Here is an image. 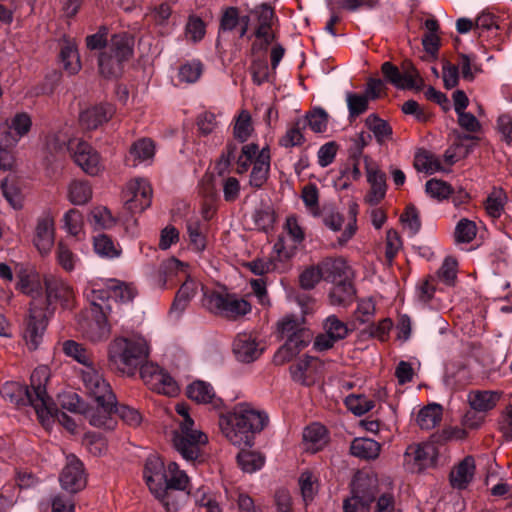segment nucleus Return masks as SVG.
Here are the masks:
<instances>
[{
    "label": "nucleus",
    "instance_id": "obj_1",
    "mask_svg": "<svg viewBox=\"0 0 512 512\" xmlns=\"http://www.w3.org/2000/svg\"><path fill=\"white\" fill-rule=\"evenodd\" d=\"M44 284L47 297L46 299L33 298L23 331V337L31 350L37 349L40 345L49 318L54 313V309L50 308L51 303L58 301L68 307L74 297L72 287L59 277L45 276Z\"/></svg>",
    "mask_w": 512,
    "mask_h": 512
},
{
    "label": "nucleus",
    "instance_id": "obj_2",
    "mask_svg": "<svg viewBox=\"0 0 512 512\" xmlns=\"http://www.w3.org/2000/svg\"><path fill=\"white\" fill-rule=\"evenodd\" d=\"M268 422L266 413L254 409L250 404L239 403L232 412L220 416L219 427L233 445L251 447L255 434L260 433Z\"/></svg>",
    "mask_w": 512,
    "mask_h": 512
},
{
    "label": "nucleus",
    "instance_id": "obj_3",
    "mask_svg": "<svg viewBox=\"0 0 512 512\" xmlns=\"http://www.w3.org/2000/svg\"><path fill=\"white\" fill-rule=\"evenodd\" d=\"M149 356L143 338L116 337L108 346V364L111 369L133 376Z\"/></svg>",
    "mask_w": 512,
    "mask_h": 512
},
{
    "label": "nucleus",
    "instance_id": "obj_4",
    "mask_svg": "<svg viewBox=\"0 0 512 512\" xmlns=\"http://www.w3.org/2000/svg\"><path fill=\"white\" fill-rule=\"evenodd\" d=\"M279 337L285 340L284 344L275 353L273 361L283 365L298 355L312 340L309 329L302 327L292 316H286L277 324Z\"/></svg>",
    "mask_w": 512,
    "mask_h": 512
},
{
    "label": "nucleus",
    "instance_id": "obj_5",
    "mask_svg": "<svg viewBox=\"0 0 512 512\" xmlns=\"http://www.w3.org/2000/svg\"><path fill=\"white\" fill-rule=\"evenodd\" d=\"M176 412L182 417L179 429L174 431L173 445L187 461H195L200 456V446L207 443V436L194 429V421L189 415L186 404H177Z\"/></svg>",
    "mask_w": 512,
    "mask_h": 512
},
{
    "label": "nucleus",
    "instance_id": "obj_6",
    "mask_svg": "<svg viewBox=\"0 0 512 512\" xmlns=\"http://www.w3.org/2000/svg\"><path fill=\"white\" fill-rule=\"evenodd\" d=\"M48 380V368L46 366H39L32 372L30 386L26 389L27 399L43 425L50 422L56 411L52 398L46 392Z\"/></svg>",
    "mask_w": 512,
    "mask_h": 512
},
{
    "label": "nucleus",
    "instance_id": "obj_7",
    "mask_svg": "<svg viewBox=\"0 0 512 512\" xmlns=\"http://www.w3.org/2000/svg\"><path fill=\"white\" fill-rule=\"evenodd\" d=\"M204 305L213 314L228 320H236L251 311V305L236 294L212 292L206 294Z\"/></svg>",
    "mask_w": 512,
    "mask_h": 512
},
{
    "label": "nucleus",
    "instance_id": "obj_8",
    "mask_svg": "<svg viewBox=\"0 0 512 512\" xmlns=\"http://www.w3.org/2000/svg\"><path fill=\"white\" fill-rule=\"evenodd\" d=\"M165 483V494L159 495V500L165 506L168 512H178L181 503L175 501L176 495L173 490L185 491L191 493L189 477L185 471L181 470L176 462H170L167 466Z\"/></svg>",
    "mask_w": 512,
    "mask_h": 512
},
{
    "label": "nucleus",
    "instance_id": "obj_9",
    "mask_svg": "<svg viewBox=\"0 0 512 512\" xmlns=\"http://www.w3.org/2000/svg\"><path fill=\"white\" fill-rule=\"evenodd\" d=\"M152 194V187L146 179H133L122 191L124 208L132 214L141 213L150 207Z\"/></svg>",
    "mask_w": 512,
    "mask_h": 512
},
{
    "label": "nucleus",
    "instance_id": "obj_10",
    "mask_svg": "<svg viewBox=\"0 0 512 512\" xmlns=\"http://www.w3.org/2000/svg\"><path fill=\"white\" fill-rule=\"evenodd\" d=\"M139 368L142 380L151 390L170 397L178 394L177 382L157 364L144 362Z\"/></svg>",
    "mask_w": 512,
    "mask_h": 512
},
{
    "label": "nucleus",
    "instance_id": "obj_11",
    "mask_svg": "<svg viewBox=\"0 0 512 512\" xmlns=\"http://www.w3.org/2000/svg\"><path fill=\"white\" fill-rule=\"evenodd\" d=\"M74 162L87 174L98 175L103 170L99 153L87 142L71 140L68 143Z\"/></svg>",
    "mask_w": 512,
    "mask_h": 512
},
{
    "label": "nucleus",
    "instance_id": "obj_12",
    "mask_svg": "<svg viewBox=\"0 0 512 512\" xmlns=\"http://www.w3.org/2000/svg\"><path fill=\"white\" fill-rule=\"evenodd\" d=\"M365 164V172L367 182L370 186L368 193L364 200L371 206L378 205L386 195L387 184L386 174L380 169L379 165L374 162L369 156L363 157Z\"/></svg>",
    "mask_w": 512,
    "mask_h": 512
},
{
    "label": "nucleus",
    "instance_id": "obj_13",
    "mask_svg": "<svg viewBox=\"0 0 512 512\" xmlns=\"http://www.w3.org/2000/svg\"><path fill=\"white\" fill-rule=\"evenodd\" d=\"M81 378L87 393L93 401L115 400V395L110 385L92 365L82 369Z\"/></svg>",
    "mask_w": 512,
    "mask_h": 512
},
{
    "label": "nucleus",
    "instance_id": "obj_14",
    "mask_svg": "<svg viewBox=\"0 0 512 512\" xmlns=\"http://www.w3.org/2000/svg\"><path fill=\"white\" fill-rule=\"evenodd\" d=\"M115 400L93 401L85 411V418L89 423L97 428L112 430L115 428L117 421L114 415Z\"/></svg>",
    "mask_w": 512,
    "mask_h": 512
},
{
    "label": "nucleus",
    "instance_id": "obj_15",
    "mask_svg": "<svg viewBox=\"0 0 512 512\" xmlns=\"http://www.w3.org/2000/svg\"><path fill=\"white\" fill-rule=\"evenodd\" d=\"M32 126L31 117L25 113H16L5 123V129L0 131V143L6 147H15L19 140L30 131Z\"/></svg>",
    "mask_w": 512,
    "mask_h": 512
},
{
    "label": "nucleus",
    "instance_id": "obj_16",
    "mask_svg": "<svg viewBox=\"0 0 512 512\" xmlns=\"http://www.w3.org/2000/svg\"><path fill=\"white\" fill-rule=\"evenodd\" d=\"M59 481L61 487L70 493H77L86 486L83 464L74 455L67 457V464L60 474Z\"/></svg>",
    "mask_w": 512,
    "mask_h": 512
},
{
    "label": "nucleus",
    "instance_id": "obj_17",
    "mask_svg": "<svg viewBox=\"0 0 512 512\" xmlns=\"http://www.w3.org/2000/svg\"><path fill=\"white\" fill-rule=\"evenodd\" d=\"M166 472L167 468L158 456L153 455L146 459L143 477L156 498L165 494Z\"/></svg>",
    "mask_w": 512,
    "mask_h": 512
},
{
    "label": "nucleus",
    "instance_id": "obj_18",
    "mask_svg": "<svg viewBox=\"0 0 512 512\" xmlns=\"http://www.w3.org/2000/svg\"><path fill=\"white\" fill-rule=\"evenodd\" d=\"M436 455V448L432 444L411 445L405 452L404 462L412 472H420L433 465Z\"/></svg>",
    "mask_w": 512,
    "mask_h": 512
},
{
    "label": "nucleus",
    "instance_id": "obj_19",
    "mask_svg": "<svg viewBox=\"0 0 512 512\" xmlns=\"http://www.w3.org/2000/svg\"><path fill=\"white\" fill-rule=\"evenodd\" d=\"M262 352L263 347L260 346L253 333H238L233 341V353L241 362H253L260 357Z\"/></svg>",
    "mask_w": 512,
    "mask_h": 512
},
{
    "label": "nucleus",
    "instance_id": "obj_20",
    "mask_svg": "<svg viewBox=\"0 0 512 512\" xmlns=\"http://www.w3.org/2000/svg\"><path fill=\"white\" fill-rule=\"evenodd\" d=\"M55 229L54 220L49 215L38 218L35 227L33 243L37 250L42 254H48L54 245Z\"/></svg>",
    "mask_w": 512,
    "mask_h": 512
},
{
    "label": "nucleus",
    "instance_id": "obj_21",
    "mask_svg": "<svg viewBox=\"0 0 512 512\" xmlns=\"http://www.w3.org/2000/svg\"><path fill=\"white\" fill-rule=\"evenodd\" d=\"M189 399L200 404H209L214 409H220L223 401L218 397L212 385L202 380H196L187 387Z\"/></svg>",
    "mask_w": 512,
    "mask_h": 512
},
{
    "label": "nucleus",
    "instance_id": "obj_22",
    "mask_svg": "<svg viewBox=\"0 0 512 512\" xmlns=\"http://www.w3.org/2000/svg\"><path fill=\"white\" fill-rule=\"evenodd\" d=\"M155 144L150 138H140L134 141L125 157L128 166L136 167L142 163H151L155 156Z\"/></svg>",
    "mask_w": 512,
    "mask_h": 512
},
{
    "label": "nucleus",
    "instance_id": "obj_23",
    "mask_svg": "<svg viewBox=\"0 0 512 512\" xmlns=\"http://www.w3.org/2000/svg\"><path fill=\"white\" fill-rule=\"evenodd\" d=\"M93 314V318L83 327V335L89 341L97 343L106 340L111 330L104 307H101V312L93 311Z\"/></svg>",
    "mask_w": 512,
    "mask_h": 512
},
{
    "label": "nucleus",
    "instance_id": "obj_24",
    "mask_svg": "<svg viewBox=\"0 0 512 512\" xmlns=\"http://www.w3.org/2000/svg\"><path fill=\"white\" fill-rule=\"evenodd\" d=\"M351 492L372 504L377 500L376 495L379 493L377 476L364 472L357 473L351 483Z\"/></svg>",
    "mask_w": 512,
    "mask_h": 512
},
{
    "label": "nucleus",
    "instance_id": "obj_25",
    "mask_svg": "<svg viewBox=\"0 0 512 512\" xmlns=\"http://www.w3.org/2000/svg\"><path fill=\"white\" fill-rule=\"evenodd\" d=\"M114 113L115 108L112 104L105 103L96 105L81 113L80 123L84 128L94 130L103 123L108 122L113 117Z\"/></svg>",
    "mask_w": 512,
    "mask_h": 512
},
{
    "label": "nucleus",
    "instance_id": "obj_26",
    "mask_svg": "<svg viewBox=\"0 0 512 512\" xmlns=\"http://www.w3.org/2000/svg\"><path fill=\"white\" fill-rule=\"evenodd\" d=\"M271 155L268 147L262 148L253 161L250 173L249 185L253 188H261L268 180Z\"/></svg>",
    "mask_w": 512,
    "mask_h": 512
},
{
    "label": "nucleus",
    "instance_id": "obj_27",
    "mask_svg": "<svg viewBox=\"0 0 512 512\" xmlns=\"http://www.w3.org/2000/svg\"><path fill=\"white\" fill-rule=\"evenodd\" d=\"M501 397L500 391L472 390L467 395V401L475 412H488L496 407Z\"/></svg>",
    "mask_w": 512,
    "mask_h": 512
},
{
    "label": "nucleus",
    "instance_id": "obj_28",
    "mask_svg": "<svg viewBox=\"0 0 512 512\" xmlns=\"http://www.w3.org/2000/svg\"><path fill=\"white\" fill-rule=\"evenodd\" d=\"M316 362V358L306 356L292 364L289 370L293 381L304 386L312 385L315 381Z\"/></svg>",
    "mask_w": 512,
    "mask_h": 512
},
{
    "label": "nucleus",
    "instance_id": "obj_29",
    "mask_svg": "<svg viewBox=\"0 0 512 512\" xmlns=\"http://www.w3.org/2000/svg\"><path fill=\"white\" fill-rule=\"evenodd\" d=\"M475 473V461L472 456L465 457L456 465L449 475L450 484L453 488L463 490L472 481Z\"/></svg>",
    "mask_w": 512,
    "mask_h": 512
},
{
    "label": "nucleus",
    "instance_id": "obj_30",
    "mask_svg": "<svg viewBox=\"0 0 512 512\" xmlns=\"http://www.w3.org/2000/svg\"><path fill=\"white\" fill-rule=\"evenodd\" d=\"M84 295L87 300L93 306L92 311L101 312V307L105 308V311L109 309L108 306H104L106 300L111 298V292L108 288V279L107 280H92L88 282Z\"/></svg>",
    "mask_w": 512,
    "mask_h": 512
},
{
    "label": "nucleus",
    "instance_id": "obj_31",
    "mask_svg": "<svg viewBox=\"0 0 512 512\" xmlns=\"http://www.w3.org/2000/svg\"><path fill=\"white\" fill-rule=\"evenodd\" d=\"M251 14L256 17L258 22L255 30V36L259 39H263L267 44L270 43L272 40L270 30L274 17V10L270 5L263 3L251 10Z\"/></svg>",
    "mask_w": 512,
    "mask_h": 512
},
{
    "label": "nucleus",
    "instance_id": "obj_32",
    "mask_svg": "<svg viewBox=\"0 0 512 512\" xmlns=\"http://www.w3.org/2000/svg\"><path fill=\"white\" fill-rule=\"evenodd\" d=\"M319 266L325 281L335 283L348 278L350 268L341 257L325 258L319 262Z\"/></svg>",
    "mask_w": 512,
    "mask_h": 512
},
{
    "label": "nucleus",
    "instance_id": "obj_33",
    "mask_svg": "<svg viewBox=\"0 0 512 512\" xmlns=\"http://www.w3.org/2000/svg\"><path fill=\"white\" fill-rule=\"evenodd\" d=\"M327 442V430L323 425L313 423L304 429L303 444L306 451L316 453L323 449Z\"/></svg>",
    "mask_w": 512,
    "mask_h": 512
},
{
    "label": "nucleus",
    "instance_id": "obj_34",
    "mask_svg": "<svg viewBox=\"0 0 512 512\" xmlns=\"http://www.w3.org/2000/svg\"><path fill=\"white\" fill-rule=\"evenodd\" d=\"M355 288L352 282L347 278L335 282V285L329 293L330 303L334 306H347L354 300Z\"/></svg>",
    "mask_w": 512,
    "mask_h": 512
},
{
    "label": "nucleus",
    "instance_id": "obj_35",
    "mask_svg": "<svg viewBox=\"0 0 512 512\" xmlns=\"http://www.w3.org/2000/svg\"><path fill=\"white\" fill-rule=\"evenodd\" d=\"M108 54H112L114 58L121 63L127 61L133 54L132 39L126 34H115L111 37Z\"/></svg>",
    "mask_w": 512,
    "mask_h": 512
},
{
    "label": "nucleus",
    "instance_id": "obj_36",
    "mask_svg": "<svg viewBox=\"0 0 512 512\" xmlns=\"http://www.w3.org/2000/svg\"><path fill=\"white\" fill-rule=\"evenodd\" d=\"M380 444L370 438H356L352 441L350 452L353 456L361 459H376L379 456Z\"/></svg>",
    "mask_w": 512,
    "mask_h": 512
},
{
    "label": "nucleus",
    "instance_id": "obj_37",
    "mask_svg": "<svg viewBox=\"0 0 512 512\" xmlns=\"http://www.w3.org/2000/svg\"><path fill=\"white\" fill-rule=\"evenodd\" d=\"M108 288L111 292V298L121 303L132 302L138 295V290L133 283L117 279H108Z\"/></svg>",
    "mask_w": 512,
    "mask_h": 512
},
{
    "label": "nucleus",
    "instance_id": "obj_38",
    "mask_svg": "<svg viewBox=\"0 0 512 512\" xmlns=\"http://www.w3.org/2000/svg\"><path fill=\"white\" fill-rule=\"evenodd\" d=\"M442 419V407L439 404H430L423 407L417 415L416 421L421 429L431 430Z\"/></svg>",
    "mask_w": 512,
    "mask_h": 512
},
{
    "label": "nucleus",
    "instance_id": "obj_39",
    "mask_svg": "<svg viewBox=\"0 0 512 512\" xmlns=\"http://www.w3.org/2000/svg\"><path fill=\"white\" fill-rule=\"evenodd\" d=\"M60 60L64 70L70 75L78 73L81 69L80 57L75 44L67 42L61 47Z\"/></svg>",
    "mask_w": 512,
    "mask_h": 512
},
{
    "label": "nucleus",
    "instance_id": "obj_40",
    "mask_svg": "<svg viewBox=\"0 0 512 512\" xmlns=\"http://www.w3.org/2000/svg\"><path fill=\"white\" fill-rule=\"evenodd\" d=\"M198 284L193 279H187L179 288L172 303L171 310L182 312L189 301L196 295Z\"/></svg>",
    "mask_w": 512,
    "mask_h": 512
},
{
    "label": "nucleus",
    "instance_id": "obj_41",
    "mask_svg": "<svg viewBox=\"0 0 512 512\" xmlns=\"http://www.w3.org/2000/svg\"><path fill=\"white\" fill-rule=\"evenodd\" d=\"M68 198L74 205H84L92 198V188L86 181L74 180L69 185Z\"/></svg>",
    "mask_w": 512,
    "mask_h": 512
},
{
    "label": "nucleus",
    "instance_id": "obj_42",
    "mask_svg": "<svg viewBox=\"0 0 512 512\" xmlns=\"http://www.w3.org/2000/svg\"><path fill=\"white\" fill-rule=\"evenodd\" d=\"M365 124L368 129L373 132L379 144H383L387 140L391 139L392 127L387 121L379 118L377 115H369L365 120Z\"/></svg>",
    "mask_w": 512,
    "mask_h": 512
},
{
    "label": "nucleus",
    "instance_id": "obj_43",
    "mask_svg": "<svg viewBox=\"0 0 512 512\" xmlns=\"http://www.w3.org/2000/svg\"><path fill=\"white\" fill-rule=\"evenodd\" d=\"M254 131L252 118L247 110H241L235 118L233 136L241 143L246 142Z\"/></svg>",
    "mask_w": 512,
    "mask_h": 512
},
{
    "label": "nucleus",
    "instance_id": "obj_44",
    "mask_svg": "<svg viewBox=\"0 0 512 512\" xmlns=\"http://www.w3.org/2000/svg\"><path fill=\"white\" fill-rule=\"evenodd\" d=\"M237 462L244 472L253 473L263 467L265 458L259 452L242 449L237 455Z\"/></svg>",
    "mask_w": 512,
    "mask_h": 512
},
{
    "label": "nucleus",
    "instance_id": "obj_45",
    "mask_svg": "<svg viewBox=\"0 0 512 512\" xmlns=\"http://www.w3.org/2000/svg\"><path fill=\"white\" fill-rule=\"evenodd\" d=\"M403 89L420 90L424 86L423 78L410 60H404L401 64Z\"/></svg>",
    "mask_w": 512,
    "mask_h": 512
},
{
    "label": "nucleus",
    "instance_id": "obj_46",
    "mask_svg": "<svg viewBox=\"0 0 512 512\" xmlns=\"http://www.w3.org/2000/svg\"><path fill=\"white\" fill-rule=\"evenodd\" d=\"M203 73V64L200 60L187 61L178 69V81L180 83L192 84L197 82Z\"/></svg>",
    "mask_w": 512,
    "mask_h": 512
},
{
    "label": "nucleus",
    "instance_id": "obj_47",
    "mask_svg": "<svg viewBox=\"0 0 512 512\" xmlns=\"http://www.w3.org/2000/svg\"><path fill=\"white\" fill-rule=\"evenodd\" d=\"M255 226L261 231H269L276 220L274 209L268 204H261L252 215Z\"/></svg>",
    "mask_w": 512,
    "mask_h": 512
},
{
    "label": "nucleus",
    "instance_id": "obj_48",
    "mask_svg": "<svg viewBox=\"0 0 512 512\" xmlns=\"http://www.w3.org/2000/svg\"><path fill=\"white\" fill-rule=\"evenodd\" d=\"M414 167L421 172L432 174L442 170L441 161L435 155L422 151L415 155Z\"/></svg>",
    "mask_w": 512,
    "mask_h": 512
},
{
    "label": "nucleus",
    "instance_id": "obj_49",
    "mask_svg": "<svg viewBox=\"0 0 512 512\" xmlns=\"http://www.w3.org/2000/svg\"><path fill=\"white\" fill-rule=\"evenodd\" d=\"M95 252L101 257L115 258L120 255L121 250L113 242L112 238L106 234H99L94 237L93 242Z\"/></svg>",
    "mask_w": 512,
    "mask_h": 512
},
{
    "label": "nucleus",
    "instance_id": "obj_50",
    "mask_svg": "<svg viewBox=\"0 0 512 512\" xmlns=\"http://www.w3.org/2000/svg\"><path fill=\"white\" fill-rule=\"evenodd\" d=\"M100 73L107 78L118 77L123 68V63L108 52H102L98 60Z\"/></svg>",
    "mask_w": 512,
    "mask_h": 512
},
{
    "label": "nucleus",
    "instance_id": "obj_51",
    "mask_svg": "<svg viewBox=\"0 0 512 512\" xmlns=\"http://www.w3.org/2000/svg\"><path fill=\"white\" fill-rule=\"evenodd\" d=\"M56 259L61 268L66 272L73 271L79 262L78 256L62 241L57 244Z\"/></svg>",
    "mask_w": 512,
    "mask_h": 512
},
{
    "label": "nucleus",
    "instance_id": "obj_52",
    "mask_svg": "<svg viewBox=\"0 0 512 512\" xmlns=\"http://www.w3.org/2000/svg\"><path fill=\"white\" fill-rule=\"evenodd\" d=\"M259 151L258 145L255 143L243 145L241 148V154L236 159V172L238 174L247 172L250 165H253V161Z\"/></svg>",
    "mask_w": 512,
    "mask_h": 512
},
{
    "label": "nucleus",
    "instance_id": "obj_53",
    "mask_svg": "<svg viewBox=\"0 0 512 512\" xmlns=\"http://www.w3.org/2000/svg\"><path fill=\"white\" fill-rule=\"evenodd\" d=\"M345 404L347 408L355 415L361 416L370 410H372L375 406L373 400L368 399L364 395H354L351 394L346 397Z\"/></svg>",
    "mask_w": 512,
    "mask_h": 512
},
{
    "label": "nucleus",
    "instance_id": "obj_54",
    "mask_svg": "<svg viewBox=\"0 0 512 512\" xmlns=\"http://www.w3.org/2000/svg\"><path fill=\"white\" fill-rule=\"evenodd\" d=\"M206 34L205 22L196 15H190L185 25V35L193 43L201 41Z\"/></svg>",
    "mask_w": 512,
    "mask_h": 512
},
{
    "label": "nucleus",
    "instance_id": "obj_55",
    "mask_svg": "<svg viewBox=\"0 0 512 512\" xmlns=\"http://www.w3.org/2000/svg\"><path fill=\"white\" fill-rule=\"evenodd\" d=\"M63 351L67 356L74 358L85 367L92 365L89 352L81 344L73 340H67L63 343Z\"/></svg>",
    "mask_w": 512,
    "mask_h": 512
},
{
    "label": "nucleus",
    "instance_id": "obj_56",
    "mask_svg": "<svg viewBox=\"0 0 512 512\" xmlns=\"http://www.w3.org/2000/svg\"><path fill=\"white\" fill-rule=\"evenodd\" d=\"M323 279L319 263L306 267L299 275L300 287L304 290H311Z\"/></svg>",
    "mask_w": 512,
    "mask_h": 512
},
{
    "label": "nucleus",
    "instance_id": "obj_57",
    "mask_svg": "<svg viewBox=\"0 0 512 512\" xmlns=\"http://www.w3.org/2000/svg\"><path fill=\"white\" fill-rule=\"evenodd\" d=\"M476 233V224L467 218H463L456 225L455 240L458 243H470L476 237Z\"/></svg>",
    "mask_w": 512,
    "mask_h": 512
},
{
    "label": "nucleus",
    "instance_id": "obj_58",
    "mask_svg": "<svg viewBox=\"0 0 512 512\" xmlns=\"http://www.w3.org/2000/svg\"><path fill=\"white\" fill-rule=\"evenodd\" d=\"M425 190L430 197L437 200H444L448 198L453 192L450 184L438 179H431L427 181Z\"/></svg>",
    "mask_w": 512,
    "mask_h": 512
},
{
    "label": "nucleus",
    "instance_id": "obj_59",
    "mask_svg": "<svg viewBox=\"0 0 512 512\" xmlns=\"http://www.w3.org/2000/svg\"><path fill=\"white\" fill-rule=\"evenodd\" d=\"M239 9L234 6L226 7L222 10L219 22V32L233 31L239 25Z\"/></svg>",
    "mask_w": 512,
    "mask_h": 512
},
{
    "label": "nucleus",
    "instance_id": "obj_60",
    "mask_svg": "<svg viewBox=\"0 0 512 512\" xmlns=\"http://www.w3.org/2000/svg\"><path fill=\"white\" fill-rule=\"evenodd\" d=\"M64 227L73 236H79L83 230V216L77 209H70L63 218Z\"/></svg>",
    "mask_w": 512,
    "mask_h": 512
},
{
    "label": "nucleus",
    "instance_id": "obj_61",
    "mask_svg": "<svg viewBox=\"0 0 512 512\" xmlns=\"http://www.w3.org/2000/svg\"><path fill=\"white\" fill-rule=\"evenodd\" d=\"M324 330L338 341L346 338L349 333L346 323L339 320L335 315H330L326 318Z\"/></svg>",
    "mask_w": 512,
    "mask_h": 512
},
{
    "label": "nucleus",
    "instance_id": "obj_62",
    "mask_svg": "<svg viewBox=\"0 0 512 512\" xmlns=\"http://www.w3.org/2000/svg\"><path fill=\"white\" fill-rule=\"evenodd\" d=\"M301 198L305 206L314 215L319 211V191L315 184L309 183L302 188Z\"/></svg>",
    "mask_w": 512,
    "mask_h": 512
},
{
    "label": "nucleus",
    "instance_id": "obj_63",
    "mask_svg": "<svg viewBox=\"0 0 512 512\" xmlns=\"http://www.w3.org/2000/svg\"><path fill=\"white\" fill-rule=\"evenodd\" d=\"M307 123L309 128L316 133H321L326 130L328 123V115L327 113L321 109L317 108L310 112L307 116Z\"/></svg>",
    "mask_w": 512,
    "mask_h": 512
},
{
    "label": "nucleus",
    "instance_id": "obj_64",
    "mask_svg": "<svg viewBox=\"0 0 512 512\" xmlns=\"http://www.w3.org/2000/svg\"><path fill=\"white\" fill-rule=\"evenodd\" d=\"M371 504L351 492L350 496L343 500V512H370Z\"/></svg>",
    "mask_w": 512,
    "mask_h": 512
}]
</instances>
